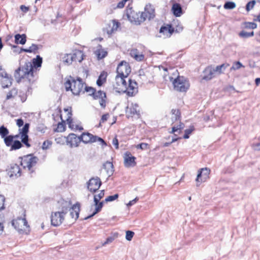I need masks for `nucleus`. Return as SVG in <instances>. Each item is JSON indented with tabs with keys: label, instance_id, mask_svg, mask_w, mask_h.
<instances>
[{
	"label": "nucleus",
	"instance_id": "24",
	"mask_svg": "<svg viewBox=\"0 0 260 260\" xmlns=\"http://www.w3.org/2000/svg\"><path fill=\"white\" fill-rule=\"evenodd\" d=\"M130 55L131 57L135 58V59L138 61H142L144 58V56L142 53H140L139 51L137 49H133L130 51Z\"/></svg>",
	"mask_w": 260,
	"mask_h": 260
},
{
	"label": "nucleus",
	"instance_id": "34",
	"mask_svg": "<svg viewBox=\"0 0 260 260\" xmlns=\"http://www.w3.org/2000/svg\"><path fill=\"white\" fill-rule=\"evenodd\" d=\"M172 116V120L173 121H177L180 119V112L178 109H172L171 111Z\"/></svg>",
	"mask_w": 260,
	"mask_h": 260
},
{
	"label": "nucleus",
	"instance_id": "21",
	"mask_svg": "<svg viewBox=\"0 0 260 260\" xmlns=\"http://www.w3.org/2000/svg\"><path fill=\"white\" fill-rule=\"evenodd\" d=\"M203 79L209 80L215 76L214 71L212 68L208 67L205 69L204 72Z\"/></svg>",
	"mask_w": 260,
	"mask_h": 260
},
{
	"label": "nucleus",
	"instance_id": "18",
	"mask_svg": "<svg viewBox=\"0 0 260 260\" xmlns=\"http://www.w3.org/2000/svg\"><path fill=\"white\" fill-rule=\"evenodd\" d=\"M8 171L10 177H12L13 176L17 177L20 176L21 175L19 166L16 164H11L10 168L8 169Z\"/></svg>",
	"mask_w": 260,
	"mask_h": 260
},
{
	"label": "nucleus",
	"instance_id": "53",
	"mask_svg": "<svg viewBox=\"0 0 260 260\" xmlns=\"http://www.w3.org/2000/svg\"><path fill=\"white\" fill-rule=\"evenodd\" d=\"M29 124L28 123H25L22 128L21 132H20L21 135H27L28 132Z\"/></svg>",
	"mask_w": 260,
	"mask_h": 260
},
{
	"label": "nucleus",
	"instance_id": "40",
	"mask_svg": "<svg viewBox=\"0 0 260 260\" xmlns=\"http://www.w3.org/2000/svg\"><path fill=\"white\" fill-rule=\"evenodd\" d=\"M236 5L234 2H226L223 5V8L225 9L232 10L236 7Z\"/></svg>",
	"mask_w": 260,
	"mask_h": 260
},
{
	"label": "nucleus",
	"instance_id": "55",
	"mask_svg": "<svg viewBox=\"0 0 260 260\" xmlns=\"http://www.w3.org/2000/svg\"><path fill=\"white\" fill-rule=\"evenodd\" d=\"M129 0H122L117 4L116 7H114L113 8L115 9L123 8L124 7L126 2H127Z\"/></svg>",
	"mask_w": 260,
	"mask_h": 260
},
{
	"label": "nucleus",
	"instance_id": "17",
	"mask_svg": "<svg viewBox=\"0 0 260 260\" xmlns=\"http://www.w3.org/2000/svg\"><path fill=\"white\" fill-rule=\"evenodd\" d=\"M80 142V137H78L75 134H70L67 137V144L71 148L78 147Z\"/></svg>",
	"mask_w": 260,
	"mask_h": 260
},
{
	"label": "nucleus",
	"instance_id": "46",
	"mask_svg": "<svg viewBox=\"0 0 260 260\" xmlns=\"http://www.w3.org/2000/svg\"><path fill=\"white\" fill-rule=\"evenodd\" d=\"M95 91V89L94 88H93L91 87H87L85 85L83 93L86 92L89 93V95L93 96Z\"/></svg>",
	"mask_w": 260,
	"mask_h": 260
},
{
	"label": "nucleus",
	"instance_id": "4",
	"mask_svg": "<svg viewBox=\"0 0 260 260\" xmlns=\"http://www.w3.org/2000/svg\"><path fill=\"white\" fill-rule=\"evenodd\" d=\"M144 14L142 12H135L131 8L126 10L125 16L127 19L132 23L136 25H140L145 21V18L143 16Z\"/></svg>",
	"mask_w": 260,
	"mask_h": 260
},
{
	"label": "nucleus",
	"instance_id": "7",
	"mask_svg": "<svg viewBox=\"0 0 260 260\" xmlns=\"http://www.w3.org/2000/svg\"><path fill=\"white\" fill-rule=\"evenodd\" d=\"M21 158V165L24 169L27 168L29 171L36 165L38 161V157L31 154L25 155Z\"/></svg>",
	"mask_w": 260,
	"mask_h": 260
},
{
	"label": "nucleus",
	"instance_id": "44",
	"mask_svg": "<svg viewBox=\"0 0 260 260\" xmlns=\"http://www.w3.org/2000/svg\"><path fill=\"white\" fill-rule=\"evenodd\" d=\"M9 134L8 129L4 126L0 127V136L4 138Z\"/></svg>",
	"mask_w": 260,
	"mask_h": 260
},
{
	"label": "nucleus",
	"instance_id": "1",
	"mask_svg": "<svg viewBox=\"0 0 260 260\" xmlns=\"http://www.w3.org/2000/svg\"><path fill=\"white\" fill-rule=\"evenodd\" d=\"M42 63V58L37 55L36 58L32 59V62H26L23 66L20 67L14 73V77L17 82L21 81L22 79H26L29 83L34 81V68L41 67Z\"/></svg>",
	"mask_w": 260,
	"mask_h": 260
},
{
	"label": "nucleus",
	"instance_id": "47",
	"mask_svg": "<svg viewBox=\"0 0 260 260\" xmlns=\"http://www.w3.org/2000/svg\"><path fill=\"white\" fill-rule=\"evenodd\" d=\"M21 139L22 142L27 147H30L28 143V136L27 135H21Z\"/></svg>",
	"mask_w": 260,
	"mask_h": 260
},
{
	"label": "nucleus",
	"instance_id": "42",
	"mask_svg": "<svg viewBox=\"0 0 260 260\" xmlns=\"http://www.w3.org/2000/svg\"><path fill=\"white\" fill-rule=\"evenodd\" d=\"M22 145L21 143L18 140L14 141L13 142V144L11 146V150H16L22 147Z\"/></svg>",
	"mask_w": 260,
	"mask_h": 260
},
{
	"label": "nucleus",
	"instance_id": "51",
	"mask_svg": "<svg viewBox=\"0 0 260 260\" xmlns=\"http://www.w3.org/2000/svg\"><path fill=\"white\" fill-rule=\"evenodd\" d=\"M66 125L64 122H60L57 124L56 131L58 132H62L65 131Z\"/></svg>",
	"mask_w": 260,
	"mask_h": 260
},
{
	"label": "nucleus",
	"instance_id": "15",
	"mask_svg": "<svg viewBox=\"0 0 260 260\" xmlns=\"http://www.w3.org/2000/svg\"><path fill=\"white\" fill-rule=\"evenodd\" d=\"M124 165L126 168L134 167L136 165V158L133 156L131 152L126 151L123 156Z\"/></svg>",
	"mask_w": 260,
	"mask_h": 260
},
{
	"label": "nucleus",
	"instance_id": "27",
	"mask_svg": "<svg viewBox=\"0 0 260 260\" xmlns=\"http://www.w3.org/2000/svg\"><path fill=\"white\" fill-rule=\"evenodd\" d=\"M95 54L97 56L98 59L100 60L107 56V52L103 49L101 45H99L95 51Z\"/></svg>",
	"mask_w": 260,
	"mask_h": 260
},
{
	"label": "nucleus",
	"instance_id": "62",
	"mask_svg": "<svg viewBox=\"0 0 260 260\" xmlns=\"http://www.w3.org/2000/svg\"><path fill=\"white\" fill-rule=\"evenodd\" d=\"M106 98H101L99 101V103L100 105L103 108H105L106 107Z\"/></svg>",
	"mask_w": 260,
	"mask_h": 260
},
{
	"label": "nucleus",
	"instance_id": "20",
	"mask_svg": "<svg viewBox=\"0 0 260 260\" xmlns=\"http://www.w3.org/2000/svg\"><path fill=\"white\" fill-rule=\"evenodd\" d=\"M80 212V204L77 203L70 209V215L72 218L76 220L79 217Z\"/></svg>",
	"mask_w": 260,
	"mask_h": 260
},
{
	"label": "nucleus",
	"instance_id": "25",
	"mask_svg": "<svg viewBox=\"0 0 260 260\" xmlns=\"http://www.w3.org/2000/svg\"><path fill=\"white\" fill-rule=\"evenodd\" d=\"M103 168L106 171L107 175L108 177L111 176L114 171L113 164L110 161H107L103 164Z\"/></svg>",
	"mask_w": 260,
	"mask_h": 260
},
{
	"label": "nucleus",
	"instance_id": "33",
	"mask_svg": "<svg viewBox=\"0 0 260 260\" xmlns=\"http://www.w3.org/2000/svg\"><path fill=\"white\" fill-rule=\"evenodd\" d=\"M62 60L64 63L68 65L72 64L74 61L72 53L66 54L62 58Z\"/></svg>",
	"mask_w": 260,
	"mask_h": 260
},
{
	"label": "nucleus",
	"instance_id": "59",
	"mask_svg": "<svg viewBox=\"0 0 260 260\" xmlns=\"http://www.w3.org/2000/svg\"><path fill=\"white\" fill-rule=\"evenodd\" d=\"M239 37L242 39H245L254 36V34H239Z\"/></svg>",
	"mask_w": 260,
	"mask_h": 260
},
{
	"label": "nucleus",
	"instance_id": "61",
	"mask_svg": "<svg viewBox=\"0 0 260 260\" xmlns=\"http://www.w3.org/2000/svg\"><path fill=\"white\" fill-rule=\"evenodd\" d=\"M23 48H19L16 46H13V51L16 53H20L23 51Z\"/></svg>",
	"mask_w": 260,
	"mask_h": 260
},
{
	"label": "nucleus",
	"instance_id": "52",
	"mask_svg": "<svg viewBox=\"0 0 260 260\" xmlns=\"http://www.w3.org/2000/svg\"><path fill=\"white\" fill-rule=\"evenodd\" d=\"M174 32H180L183 29V26L180 23H178L177 25L173 26Z\"/></svg>",
	"mask_w": 260,
	"mask_h": 260
},
{
	"label": "nucleus",
	"instance_id": "13",
	"mask_svg": "<svg viewBox=\"0 0 260 260\" xmlns=\"http://www.w3.org/2000/svg\"><path fill=\"white\" fill-rule=\"evenodd\" d=\"M210 170L207 168H202L198 171V173L196 178L197 186H199L200 183L205 182L208 178Z\"/></svg>",
	"mask_w": 260,
	"mask_h": 260
},
{
	"label": "nucleus",
	"instance_id": "38",
	"mask_svg": "<svg viewBox=\"0 0 260 260\" xmlns=\"http://www.w3.org/2000/svg\"><path fill=\"white\" fill-rule=\"evenodd\" d=\"M104 190H102L100 191L99 193L94 195L93 199L94 203H98L100 202V200L104 197Z\"/></svg>",
	"mask_w": 260,
	"mask_h": 260
},
{
	"label": "nucleus",
	"instance_id": "48",
	"mask_svg": "<svg viewBox=\"0 0 260 260\" xmlns=\"http://www.w3.org/2000/svg\"><path fill=\"white\" fill-rule=\"evenodd\" d=\"M194 130L193 126H190V127L188 129L185 130V134L183 136L184 139H188L189 137V135Z\"/></svg>",
	"mask_w": 260,
	"mask_h": 260
},
{
	"label": "nucleus",
	"instance_id": "11",
	"mask_svg": "<svg viewBox=\"0 0 260 260\" xmlns=\"http://www.w3.org/2000/svg\"><path fill=\"white\" fill-rule=\"evenodd\" d=\"M126 77H122L121 75H117L115 77V84L114 86L118 92H123L126 90Z\"/></svg>",
	"mask_w": 260,
	"mask_h": 260
},
{
	"label": "nucleus",
	"instance_id": "6",
	"mask_svg": "<svg viewBox=\"0 0 260 260\" xmlns=\"http://www.w3.org/2000/svg\"><path fill=\"white\" fill-rule=\"evenodd\" d=\"M12 224L21 234L25 232L27 229L29 228L25 218L18 217L17 219L12 220Z\"/></svg>",
	"mask_w": 260,
	"mask_h": 260
},
{
	"label": "nucleus",
	"instance_id": "30",
	"mask_svg": "<svg viewBox=\"0 0 260 260\" xmlns=\"http://www.w3.org/2000/svg\"><path fill=\"white\" fill-rule=\"evenodd\" d=\"M103 204H104V201L99 202L97 204L94 203V205L95 206V211L93 212L92 214H91V215L85 217L84 218V219L87 220V219L93 217L94 215H95L96 213L99 212L101 210V209L103 206Z\"/></svg>",
	"mask_w": 260,
	"mask_h": 260
},
{
	"label": "nucleus",
	"instance_id": "26",
	"mask_svg": "<svg viewBox=\"0 0 260 260\" xmlns=\"http://www.w3.org/2000/svg\"><path fill=\"white\" fill-rule=\"evenodd\" d=\"M2 76L4 77L2 81V87L4 88H7L11 85L12 79L9 77V75L5 73V76L2 74Z\"/></svg>",
	"mask_w": 260,
	"mask_h": 260
},
{
	"label": "nucleus",
	"instance_id": "43",
	"mask_svg": "<svg viewBox=\"0 0 260 260\" xmlns=\"http://www.w3.org/2000/svg\"><path fill=\"white\" fill-rule=\"evenodd\" d=\"M184 127V124L183 123H180V124L176 126H174L172 127V133H175V132H178L180 133V132L181 129H182Z\"/></svg>",
	"mask_w": 260,
	"mask_h": 260
},
{
	"label": "nucleus",
	"instance_id": "9",
	"mask_svg": "<svg viewBox=\"0 0 260 260\" xmlns=\"http://www.w3.org/2000/svg\"><path fill=\"white\" fill-rule=\"evenodd\" d=\"M131 72V69L128 63L125 61H122L117 66V75H121L122 77L127 78Z\"/></svg>",
	"mask_w": 260,
	"mask_h": 260
},
{
	"label": "nucleus",
	"instance_id": "60",
	"mask_svg": "<svg viewBox=\"0 0 260 260\" xmlns=\"http://www.w3.org/2000/svg\"><path fill=\"white\" fill-rule=\"evenodd\" d=\"M114 240V238L113 237H108L105 242L102 243V246H104L107 244H109L111 243Z\"/></svg>",
	"mask_w": 260,
	"mask_h": 260
},
{
	"label": "nucleus",
	"instance_id": "31",
	"mask_svg": "<svg viewBox=\"0 0 260 260\" xmlns=\"http://www.w3.org/2000/svg\"><path fill=\"white\" fill-rule=\"evenodd\" d=\"M168 31V32H174L173 25L171 24H164L159 29V32H164Z\"/></svg>",
	"mask_w": 260,
	"mask_h": 260
},
{
	"label": "nucleus",
	"instance_id": "32",
	"mask_svg": "<svg viewBox=\"0 0 260 260\" xmlns=\"http://www.w3.org/2000/svg\"><path fill=\"white\" fill-rule=\"evenodd\" d=\"M106 78H107V73L105 72H103L100 74V76L99 77L97 81H96V84L99 86H101L103 85V84L106 82Z\"/></svg>",
	"mask_w": 260,
	"mask_h": 260
},
{
	"label": "nucleus",
	"instance_id": "10",
	"mask_svg": "<svg viewBox=\"0 0 260 260\" xmlns=\"http://www.w3.org/2000/svg\"><path fill=\"white\" fill-rule=\"evenodd\" d=\"M102 185L101 179L98 177H92L87 182V189L91 192H95Z\"/></svg>",
	"mask_w": 260,
	"mask_h": 260
},
{
	"label": "nucleus",
	"instance_id": "56",
	"mask_svg": "<svg viewBox=\"0 0 260 260\" xmlns=\"http://www.w3.org/2000/svg\"><path fill=\"white\" fill-rule=\"evenodd\" d=\"M71 115H72L71 112H68V118L67 119V120L68 121V123L69 127H70L71 128H73V125L72 124L73 121H72V119L71 118Z\"/></svg>",
	"mask_w": 260,
	"mask_h": 260
},
{
	"label": "nucleus",
	"instance_id": "19",
	"mask_svg": "<svg viewBox=\"0 0 260 260\" xmlns=\"http://www.w3.org/2000/svg\"><path fill=\"white\" fill-rule=\"evenodd\" d=\"M139 106L137 104H132L129 110L127 111V113L128 116L133 117L135 115L139 116L140 111L138 109Z\"/></svg>",
	"mask_w": 260,
	"mask_h": 260
},
{
	"label": "nucleus",
	"instance_id": "2",
	"mask_svg": "<svg viewBox=\"0 0 260 260\" xmlns=\"http://www.w3.org/2000/svg\"><path fill=\"white\" fill-rule=\"evenodd\" d=\"M64 87L67 91H71L73 94L79 95L83 93L85 83L83 82L80 78H78L76 80L69 76L65 79Z\"/></svg>",
	"mask_w": 260,
	"mask_h": 260
},
{
	"label": "nucleus",
	"instance_id": "64",
	"mask_svg": "<svg viewBox=\"0 0 260 260\" xmlns=\"http://www.w3.org/2000/svg\"><path fill=\"white\" fill-rule=\"evenodd\" d=\"M252 147L255 150H260V143L253 144L252 145Z\"/></svg>",
	"mask_w": 260,
	"mask_h": 260
},
{
	"label": "nucleus",
	"instance_id": "49",
	"mask_svg": "<svg viewBox=\"0 0 260 260\" xmlns=\"http://www.w3.org/2000/svg\"><path fill=\"white\" fill-rule=\"evenodd\" d=\"M52 143L50 140L45 141L42 145V148L43 150H47L51 146Z\"/></svg>",
	"mask_w": 260,
	"mask_h": 260
},
{
	"label": "nucleus",
	"instance_id": "37",
	"mask_svg": "<svg viewBox=\"0 0 260 260\" xmlns=\"http://www.w3.org/2000/svg\"><path fill=\"white\" fill-rule=\"evenodd\" d=\"M38 49V47L37 45L32 44L28 48L23 49V52L31 53H36V51Z\"/></svg>",
	"mask_w": 260,
	"mask_h": 260
},
{
	"label": "nucleus",
	"instance_id": "36",
	"mask_svg": "<svg viewBox=\"0 0 260 260\" xmlns=\"http://www.w3.org/2000/svg\"><path fill=\"white\" fill-rule=\"evenodd\" d=\"M257 26L256 24L253 22H245L243 23V27L246 29H254Z\"/></svg>",
	"mask_w": 260,
	"mask_h": 260
},
{
	"label": "nucleus",
	"instance_id": "50",
	"mask_svg": "<svg viewBox=\"0 0 260 260\" xmlns=\"http://www.w3.org/2000/svg\"><path fill=\"white\" fill-rule=\"evenodd\" d=\"M255 4V1L254 0L249 2L246 5V10L247 11H249L252 9L254 5Z\"/></svg>",
	"mask_w": 260,
	"mask_h": 260
},
{
	"label": "nucleus",
	"instance_id": "54",
	"mask_svg": "<svg viewBox=\"0 0 260 260\" xmlns=\"http://www.w3.org/2000/svg\"><path fill=\"white\" fill-rule=\"evenodd\" d=\"M118 198V194H115L113 196H110L107 197L105 200V202H112L115 200H116Z\"/></svg>",
	"mask_w": 260,
	"mask_h": 260
},
{
	"label": "nucleus",
	"instance_id": "8",
	"mask_svg": "<svg viewBox=\"0 0 260 260\" xmlns=\"http://www.w3.org/2000/svg\"><path fill=\"white\" fill-rule=\"evenodd\" d=\"M80 137L81 141L86 144L98 141L102 145H106V143L102 138L96 136H93L88 133H83Z\"/></svg>",
	"mask_w": 260,
	"mask_h": 260
},
{
	"label": "nucleus",
	"instance_id": "28",
	"mask_svg": "<svg viewBox=\"0 0 260 260\" xmlns=\"http://www.w3.org/2000/svg\"><path fill=\"white\" fill-rule=\"evenodd\" d=\"M26 35L25 34L20 35V34H17L15 36V41L16 44H20L23 45L26 42Z\"/></svg>",
	"mask_w": 260,
	"mask_h": 260
},
{
	"label": "nucleus",
	"instance_id": "12",
	"mask_svg": "<svg viewBox=\"0 0 260 260\" xmlns=\"http://www.w3.org/2000/svg\"><path fill=\"white\" fill-rule=\"evenodd\" d=\"M120 26V23L118 20H111L106 24V26L103 28V31L104 32H114L118 31Z\"/></svg>",
	"mask_w": 260,
	"mask_h": 260
},
{
	"label": "nucleus",
	"instance_id": "57",
	"mask_svg": "<svg viewBox=\"0 0 260 260\" xmlns=\"http://www.w3.org/2000/svg\"><path fill=\"white\" fill-rule=\"evenodd\" d=\"M134 235V233L133 232L131 231H127L126 232L125 238L127 241H131Z\"/></svg>",
	"mask_w": 260,
	"mask_h": 260
},
{
	"label": "nucleus",
	"instance_id": "41",
	"mask_svg": "<svg viewBox=\"0 0 260 260\" xmlns=\"http://www.w3.org/2000/svg\"><path fill=\"white\" fill-rule=\"evenodd\" d=\"M55 141L57 144L63 145L67 141V137L60 136L55 138Z\"/></svg>",
	"mask_w": 260,
	"mask_h": 260
},
{
	"label": "nucleus",
	"instance_id": "23",
	"mask_svg": "<svg viewBox=\"0 0 260 260\" xmlns=\"http://www.w3.org/2000/svg\"><path fill=\"white\" fill-rule=\"evenodd\" d=\"M172 11L176 17H180L183 13L182 7L179 3H175L173 5Z\"/></svg>",
	"mask_w": 260,
	"mask_h": 260
},
{
	"label": "nucleus",
	"instance_id": "3",
	"mask_svg": "<svg viewBox=\"0 0 260 260\" xmlns=\"http://www.w3.org/2000/svg\"><path fill=\"white\" fill-rule=\"evenodd\" d=\"M176 74H178L177 71H176ZM176 75V77L167 76L166 74H164V76L166 81H170L172 83L175 90L180 92L186 91L189 87L188 81L183 76Z\"/></svg>",
	"mask_w": 260,
	"mask_h": 260
},
{
	"label": "nucleus",
	"instance_id": "22",
	"mask_svg": "<svg viewBox=\"0 0 260 260\" xmlns=\"http://www.w3.org/2000/svg\"><path fill=\"white\" fill-rule=\"evenodd\" d=\"M72 55L73 57L74 61H78L79 62H81L85 56L83 51L79 50H75L72 53Z\"/></svg>",
	"mask_w": 260,
	"mask_h": 260
},
{
	"label": "nucleus",
	"instance_id": "14",
	"mask_svg": "<svg viewBox=\"0 0 260 260\" xmlns=\"http://www.w3.org/2000/svg\"><path fill=\"white\" fill-rule=\"evenodd\" d=\"M142 14H144L143 16L145 18V20L148 19L149 20L153 19L155 17V8L151 4H147L144 8V12H142Z\"/></svg>",
	"mask_w": 260,
	"mask_h": 260
},
{
	"label": "nucleus",
	"instance_id": "63",
	"mask_svg": "<svg viewBox=\"0 0 260 260\" xmlns=\"http://www.w3.org/2000/svg\"><path fill=\"white\" fill-rule=\"evenodd\" d=\"M139 200V198L138 197H136L134 200L130 201L127 204V207L132 206V205H134L135 203H137V202Z\"/></svg>",
	"mask_w": 260,
	"mask_h": 260
},
{
	"label": "nucleus",
	"instance_id": "45",
	"mask_svg": "<svg viewBox=\"0 0 260 260\" xmlns=\"http://www.w3.org/2000/svg\"><path fill=\"white\" fill-rule=\"evenodd\" d=\"M242 67H244L243 64L240 61L234 62L230 69L231 71L239 70Z\"/></svg>",
	"mask_w": 260,
	"mask_h": 260
},
{
	"label": "nucleus",
	"instance_id": "29",
	"mask_svg": "<svg viewBox=\"0 0 260 260\" xmlns=\"http://www.w3.org/2000/svg\"><path fill=\"white\" fill-rule=\"evenodd\" d=\"M229 66V64L228 63H223L220 66H216L215 68H213L214 71L215 76L222 73Z\"/></svg>",
	"mask_w": 260,
	"mask_h": 260
},
{
	"label": "nucleus",
	"instance_id": "39",
	"mask_svg": "<svg viewBox=\"0 0 260 260\" xmlns=\"http://www.w3.org/2000/svg\"><path fill=\"white\" fill-rule=\"evenodd\" d=\"M4 138V141H5L6 145L7 146H11L13 144V139H14L13 136L10 135V136L5 137Z\"/></svg>",
	"mask_w": 260,
	"mask_h": 260
},
{
	"label": "nucleus",
	"instance_id": "5",
	"mask_svg": "<svg viewBox=\"0 0 260 260\" xmlns=\"http://www.w3.org/2000/svg\"><path fill=\"white\" fill-rule=\"evenodd\" d=\"M67 212L68 208H62L60 212H52L51 216V224L54 226L60 225L63 221Z\"/></svg>",
	"mask_w": 260,
	"mask_h": 260
},
{
	"label": "nucleus",
	"instance_id": "16",
	"mask_svg": "<svg viewBox=\"0 0 260 260\" xmlns=\"http://www.w3.org/2000/svg\"><path fill=\"white\" fill-rule=\"evenodd\" d=\"M128 85H126V90L123 92H126L128 95L133 96L138 92V86L136 81L128 79Z\"/></svg>",
	"mask_w": 260,
	"mask_h": 260
},
{
	"label": "nucleus",
	"instance_id": "58",
	"mask_svg": "<svg viewBox=\"0 0 260 260\" xmlns=\"http://www.w3.org/2000/svg\"><path fill=\"white\" fill-rule=\"evenodd\" d=\"M109 117V114L108 113H106L105 114H104L102 116V118H101V120H100V122L99 123V127L101 126L102 123L105 122L108 120Z\"/></svg>",
	"mask_w": 260,
	"mask_h": 260
},
{
	"label": "nucleus",
	"instance_id": "35",
	"mask_svg": "<svg viewBox=\"0 0 260 260\" xmlns=\"http://www.w3.org/2000/svg\"><path fill=\"white\" fill-rule=\"evenodd\" d=\"M93 98L94 99H101V98H106V94L104 91L99 90L98 92H94Z\"/></svg>",
	"mask_w": 260,
	"mask_h": 260
}]
</instances>
